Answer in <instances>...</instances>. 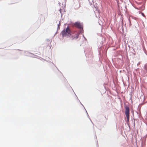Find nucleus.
I'll use <instances>...</instances> for the list:
<instances>
[{
    "mask_svg": "<svg viewBox=\"0 0 147 147\" xmlns=\"http://www.w3.org/2000/svg\"><path fill=\"white\" fill-rule=\"evenodd\" d=\"M142 13V15L143 16H144V17H145V16L144 15V14L143 13Z\"/></svg>",
    "mask_w": 147,
    "mask_h": 147,
    "instance_id": "obj_6",
    "label": "nucleus"
},
{
    "mask_svg": "<svg viewBox=\"0 0 147 147\" xmlns=\"http://www.w3.org/2000/svg\"><path fill=\"white\" fill-rule=\"evenodd\" d=\"M125 115L127 117V120L128 121H129V107L127 106H125Z\"/></svg>",
    "mask_w": 147,
    "mask_h": 147,
    "instance_id": "obj_2",
    "label": "nucleus"
},
{
    "mask_svg": "<svg viewBox=\"0 0 147 147\" xmlns=\"http://www.w3.org/2000/svg\"><path fill=\"white\" fill-rule=\"evenodd\" d=\"M74 26L79 28H82V26L80 23L79 22H76L74 24Z\"/></svg>",
    "mask_w": 147,
    "mask_h": 147,
    "instance_id": "obj_3",
    "label": "nucleus"
},
{
    "mask_svg": "<svg viewBox=\"0 0 147 147\" xmlns=\"http://www.w3.org/2000/svg\"><path fill=\"white\" fill-rule=\"evenodd\" d=\"M143 72L146 74L147 72V63L145 64L144 67Z\"/></svg>",
    "mask_w": 147,
    "mask_h": 147,
    "instance_id": "obj_4",
    "label": "nucleus"
},
{
    "mask_svg": "<svg viewBox=\"0 0 147 147\" xmlns=\"http://www.w3.org/2000/svg\"><path fill=\"white\" fill-rule=\"evenodd\" d=\"M129 22L131 24V22H130V20H129Z\"/></svg>",
    "mask_w": 147,
    "mask_h": 147,
    "instance_id": "obj_7",
    "label": "nucleus"
},
{
    "mask_svg": "<svg viewBox=\"0 0 147 147\" xmlns=\"http://www.w3.org/2000/svg\"><path fill=\"white\" fill-rule=\"evenodd\" d=\"M62 36L63 37L68 36H70L71 35V31L68 27H67L65 30H63L61 32Z\"/></svg>",
    "mask_w": 147,
    "mask_h": 147,
    "instance_id": "obj_1",
    "label": "nucleus"
},
{
    "mask_svg": "<svg viewBox=\"0 0 147 147\" xmlns=\"http://www.w3.org/2000/svg\"><path fill=\"white\" fill-rule=\"evenodd\" d=\"M78 36H79V35L78 34H77L76 35V37H74L73 38H72V39H77L78 38Z\"/></svg>",
    "mask_w": 147,
    "mask_h": 147,
    "instance_id": "obj_5",
    "label": "nucleus"
}]
</instances>
